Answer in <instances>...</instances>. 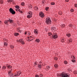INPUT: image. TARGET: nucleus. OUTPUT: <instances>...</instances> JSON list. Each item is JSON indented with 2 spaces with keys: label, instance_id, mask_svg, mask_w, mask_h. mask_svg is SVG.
Here are the masks:
<instances>
[{
  "label": "nucleus",
  "instance_id": "nucleus-1",
  "mask_svg": "<svg viewBox=\"0 0 77 77\" xmlns=\"http://www.w3.org/2000/svg\"><path fill=\"white\" fill-rule=\"evenodd\" d=\"M57 76H60L61 77H69V74H67L65 73H62L61 74H60L59 75H57Z\"/></svg>",
  "mask_w": 77,
  "mask_h": 77
},
{
  "label": "nucleus",
  "instance_id": "nucleus-2",
  "mask_svg": "<svg viewBox=\"0 0 77 77\" xmlns=\"http://www.w3.org/2000/svg\"><path fill=\"white\" fill-rule=\"evenodd\" d=\"M45 22L46 24H51V20H50V18H49V17L46 18Z\"/></svg>",
  "mask_w": 77,
  "mask_h": 77
},
{
  "label": "nucleus",
  "instance_id": "nucleus-3",
  "mask_svg": "<svg viewBox=\"0 0 77 77\" xmlns=\"http://www.w3.org/2000/svg\"><path fill=\"white\" fill-rule=\"evenodd\" d=\"M10 12L13 14L14 15V14H15V11H14V10L12 8H11L9 9Z\"/></svg>",
  "mask_w": 77,
  "mask_h": 77
},
{
  "label": "nucleus",
  "instance_id": "nucleus-4",
  "mask_svg": "<svg viewBox=\"0 0 77 77\" xmlns=\"http://www.w3.org/2000/svg\"><path fill=\"white\" fill-rule=\"evenodd\" d=\"M52 36L54 39H56V38H58V36H57V33H54Z\"/></svg>",
  "mask_w": 77,
  "mask_h": 77
},
{
  "label": "nucleus",
  "instance_id": "nucleus-5",
  "mask_svg": "<svg viewBox=\"0 0 77 77\" xmlns=\"http://www.w3.org/2000/svg\"><path fill=\"white\" fill-rule=\"evenodd\" d=\"M39 15L41 17H42V18H43V17H44V14L42 12H41L39 13Z\"/></svg>",
  "mask_w": 77,
  "mask_h": 77
},
{
  "label": "nucleus",
  "instance_id": "nucleus-6",
  "mask_svg": "<svg viewBox=\"0 0 77 77\" xmlns=\"http://www.w3.org/2000/svg\"><path fill=\"white\" fill-rule=\"evenodd\" d=\"M19 42L22 44H24V40L23 39H20L19 40Z\"/></svg>",
  "mask_w": 77,
  "mask_h": 77
},
{
  "label": "nucleus",
  "instance_id": "nucleus-7",
  "mask_svg": "<svg viewBox=\"0 0 77 77\" xmlns=\"http://www.w3.org/2000/svg\"><path fill=\"white\" fill-rule=\"evenodd\" d=\"M34 32L35 34H36V35H38V29H36L34 30Z\"/></svg>",
  "mask_w": 77,
  "mask_h": 77
},
{
  "label": "nucleus",
  "instance_id": "nucleus-8",
  "mask_svg": "<svg viewBox=\"0 0 77 77\" xmlns=\"http://www.w3.org/2000/svg\"><path fill=\"white\" fill-rule=\"evenodd\" d=\"M8 22L9 23H11L14 22V20L11 19H9V20H8Z\"/></svg>",
  "mask_w": 77,
  "mask_h": 77
},
{
  "label": "nucleus",
  "instance_id": "nucleus-9",
  "mask_svg": "<svg viewBox=\"0 0 77 77\" xmlns=\"http://www.w3.org/2000/svg\"><path fill=\"white\" fill-rule=\"evenodd\" d=\"M42 63V62H40L39 64H38V68H41V66H42V65H41V63Z\"/></svg>",
  "mask_w": 77,
  "mask_h": 77
},
{
  "label": "nucleus",
  "instance_id": "nucleus-10",
  "mask_svg": "<svg viewBox=\"0 0 77 77\" xmlns=\"http://www.w3.org/2000/svg\"><path fill=\"white\" fill-rule=\"evenodd\" d=\"M27 17L28 18H32V15H30V14H29Z\"/></svg>",
  "mask_w": 77,
  "mask_h": 77
},
{
  "label": "nucleus",
  "instance_id": "nucleus-11",
  "mask_svg": "<svg viewBox=\"0 0 77 77\" xmlns=\"http://www.w3.org/2000/svg\"><path fill=\"white\" fill-rule=\"evenodd\" d=\"M7 67L9 69H11V68H12V66H7Z\"/></svg>",
  "mask_w": 77,
  "mask_h": 77
},
{
  "label": "nucleus",
  "instance_id": "nucleus-12",
  "mask_svg": "<svg viewBox=\"0 0 77 77\" xmlns=\"http://www.w3.org/2000/svg\"><path fill=\"white\" fill-rule=\"evenodd\" d=\"M14 36H18V35H19V33H15L14 34Z\"/></svg>",
  "mask_w": 77,
  "mask_h": 77
},
{
  "label": "nucleus",
  "instance_id": "nucleus-13",
  "mask_svg": "<svg viewBox=\"0 0 77 77\" xmlns=\"http://www.w3.org/2000/svg\"><path fill=\"white\" fill-rule=\"evenodd\" d=\"M51 29L52 30H56V28L54 27H52L51 28Z\"/></svg>",
  "mask_w": 77,
  "mask_h": 77
},
{
  "label": "nucleus",
  "instance_id": "nucleus-14",
  "mask_svg": "<svg viewBox=\"0 0 77 77\" xmlns=\"http://www.w3.org/2000/svg\"><path fill=\"white\" fill-rule=\"evenodd\" d=\"M54 66L56 68H57L58 67V65L57 64H55L54 65Z\"/></svg>",
  "mask_w": 77,
  "mask_h": 77
},
{
  "label": "nucleus",
  "instance_id": "nucleus-15",
  "mask_svg": "<svg viewBox=\"0 0 77 77\" xmlns=\"http://www.w3.org/2000/svg\"><path fill=\"white\" fill-rule=\"evenodd\" d=\"M34 9H35V10H36V11H38V8L37 7H34Z\"/></svg>",
  "mask_w": 77,
  "mask_h": 77
},
{
  "label": "nucleus",
  "instance_id": "nucleus-16",
  "mask_svg": "<svg viewBox=\"0 0 77 77\" xmlns=\"http://www.w3.org/2000/svg\"><path fill=\"white\" fill-rule=\"evenodd\" d=\"M29 15H32V12L31 11H29Z\"/></svg>",
  "mask_w": 77,
  "mask_h": 77
},
{
  "label": "nucleus",
  "instance_id": "nucleus-17",
  "mask_svg": "<svg viewBox=\"0 0 77 77\" xmlns=\"http://www.w3.org/2000/svg\"><path fill=\"white\" fill-rule=\"evenodd\" d=\"M5 24H8V23H9L8 22V20H5Z\"/></svg>",
  "mask_w": 77,
  "mask_h": 77
},
{
  "label": "nucleus",
  "instance_id": "nucleus-18",
  "mask_svg": "<svg viewBox=\"0 0 77 77\" xmlns=\"http://www.w3.org/2000/svg\"><path fill=\"white\" fill-rule=\"evenodd\" d=\"M21 5L22 6H24L25 3L24 2H22L21 3Z\"/></svg>",
  "mask_w": 77,
  "mask_h": 77
},
{
  "label": "nucleus",
  "instance_id": "nucleus-19",
  "mask_svg": "<svg viewBox=\"0 0 77 77\" xmlns=\"http://www.w3.org/2000/svg\"><path fill=\"white\" fill-rule=\"evenodd\" d=\"M10 47L11 48H14V46L12 45H10Z\"/></svg>",
  "mask_w": 77,
  "mask_h": 77
},
{
  "label": "nucleus",
  "instance_id": "nucleus-20",
  "mask_svg": "<svg viewBox=\"0 0 77 77\" xmlns=\"http://www.w3.org/2000/svg\"><path fill=\"white\" fill-rule=\"evenodd\" d=\"M28 7L29 8H32V5H29Z\"/></svg>",
  "mask_w": 77,
  "mask_h": 77
},
{
  "label": "nucleus",
  "instance_id": "nucleus-21",
  "mask_svg": "<svg viewBox=\"0 0 77 77\" xmlns=\"http://www.w3.org/2000/svg\"><path fill=\"white\" fill-rule=\"evenodd\" d=\"M6 66H3V67H2L3 69H6Z\"/></svg>",
  "mask_w": 77,
  "mask_h": 77
},
{
  "label": "nucleus",
  "instance_id": "nucleus-22",
  "mask_svg": "<svg viewBox=\"0 0 77 77\" xmlns=\"http://www.w3.org/2000/svg\"><path fill=\"white\" fill-rule=\"evenodd\" d=\"M52 35V33L51 32H49L48 33V35H49V36H51V35Z\"/></svg>",
  "mask_w": 77,
  "mask_h": 77
},
{
  "label": "nucleus",
  "instance_id": "nucleus-23",
  "mask_svg": "<svg viewBox=\"0 0 77 77\" xmlns=\"http://www.w3.org/2000/svg\"><path fill=\"white\" fill-rule=\"evenodd\" d=\"M50 68V66H47V67L46 68V69H48H48H49Z\"/></svg>",
  "mask_w": 77,
  "mask_h": 77
},
{
  "label": "nucleus",
  "instance_id": "nucleus-24",
  "mask_svg": "<svg viewBox=\"0 0 77 77\" xmlns=\"http://www.w3.org/2000/svg\"><path fill=\"white\" fill-rule=\"evenodd\" d=\"M40 41V40L39 39H37L36 40V42H38V43Z\"/></svg>",
  "mask_w": 77,
  "mask_h": 77
},
{
  "label": "nucleus",
  "instance_id": "nucleus-25",
  "mask_svg": "<svg viewBox=\"0 0 77 77\" xmlns=\"http://www.w3.org/2000/svg\"><path fill=\"white\" fill-rule=\"evenodd\" d=\"M64 63L65 64H67L68 63V62L66 60L64 61Z\"/></svg>",
  "mask_w": 77,
  "mask_h": 77
},
{
  "label": "nucleus",
  "instance_id": "nucleus-26",
  "mask_svg": "<svg viewBox=\"0 0 77 77\" xmlns=\"http://www.w3.org/2000/svg\"><path fill=\"white\" fill-rule=\"evenodd\" d=\"M16 8H17V9H19L20 8V7L16 5L15 6Z\"/></svg>",
  "mask_w": 77,
  "mask_h": 77
},
{
  "label": "nucleus",
  "instance_id": "nucleus-27",
  "mask_svg": "<svg viewBox=\"0 0 77 77\" xmlns=\"http://www.w3.org/2000/svg\"><path fill=\"white\" fill-rule=\"evenodd\" d=\"M15 10L16 11H20V9L19 8H17L15 9Z\"/></svg>",
  "mask_w": 77,
  "mask_h": 77
},
{
  "label": "nucleus",
  "instance_id": "nucleus-28",
  "mask_svg": "<svg viewBox=\"0 0 77 77\" xmlns=\"http://www.w3.org/2000/svg\"><path fill=\"white\" fill-rule=\"evenodd\" d=\"M7 1L8 3H9V2H12V0H8Z\"/></svg>",
  "mask_w": 77,
  "mask_h": 77
},
{
  "label": "nucleus",
  "instance_id": "nucleus-29",
  "mask_svg": "<svg viewBox=\"0 0 77 77\" xmlns=\"http://www.w3.org/2000/svg\"><path fill=\"white\" fill-rule=\"evenodd\" d=\"M11 70L8 71V74L9 75H10V74H11Z\"/></svg>",
  "mask_w": 77,
  "mask_h": 77
},
{
  "label": "nucleus",
  "instance_id": "nucleus-30",
  "mask_svg": "<svg viewBox=\"0 0 77 77\" xmlns=\"http://www.w3.org/2000/svg\"><path fill=\"white\" fill-rule=\"evenodd\" d=\"M0 2L1 4H3V0H1L0 1Z\"/></svg>",
  "mask_w": 77,
  "mask_h": 77
},
{
  "label": "nucleus",
  "instance_id": "nucleus-31",
  "mask_svg": "<svg viewBox=\"0 0 77 77\" xmlns=\"http://www.w3.org/2000/svg\"><path fill=\"white\" fill-rule=\"evenodd\" d=\"M4 45H6V46H7V45H8V43L5 42L4 43Z\"/></svg>",
  "mask_w": 77,
  "mask_h": 77
},
{
  "label": "nucleus",
  "instance_id": "nucleus-32",
  "mask_svg": "<svg viewBox=\"0 0 77 77\" xmlns=\"http://www.w3.org/2000/svg\"><path fill=\"white\" fill-rule=\"evenodd\" d=\"M66 36H68L69 37V36H71V35L69 34H67L66 35Z\"/></svg>",
  "mask_w": 77,
  "mask_h": 77
},
{
  "label": "nucleus",
  "instance_id": "nucleus-33",
  "mask_svg": "<svg viewBox=\"0 0 77 77\" xmlns=\"http://www.w3.org/2000/svg\"><path fill=\"white\" fill-rule=\"evenodd\" d=\"M49 8L48 7H47L46 8L45 10L46 11H47L48 9Z\"/></svg>",
  "mask_w": 77,
  "mask_h": 77
},
{
  "label": "nucleus",
  "instance_id": "nucleus-34",
  "mask_svg": "<svg viewBox=\"0 0 77 77\" xmlns=\"http://www.w3.org/2000/svg\"><path fill=\"white\" fill-rule=\"evenodd\" d=\"M39 77H43V75H42V74H40L39 75Z\"/></svg>",
  "mask_w": 77,
  "mask_h": 77
},
{
  "label": "nucleus",
  "instance_id": "nucleus-35",
  "mask_svg": "<svg viewBox=\"0 0 77 77\" xmlns=\"http://www.w3.org/2000/svg\"><path fill=\"white\" fill-rule=\"evenodd\" d=\"M55 4V3H54V2H52L51 3V5H54Z\"/></svg>",
  "mask_w": 77,
  "mask_h": 77
},
{
  "label": "nucleus",
  "instance_id": "nucleus-36",
  "mask_svg": "<svg viewBox=\"0 0 77 77\" xmlns=\"http://www.w3.org/2000/svg\"><path fill=\"white\" fill-rule=\"evenodd\" d=\"M17 74H19V75H20V74H21V73L20 72H17Z\"/></svg>",
  "mask_w": 77,
  "mask_h": 77
},
{
  "label": "nucleus",
  "instance_id": "nucleus-37",
  "mask_svg": "<svg viewBox=\"0 0 77 77\" xmlns=\"http://www.w3.org/2000/svg\"><path fill=\"white\" fill-rule=\"evenodd\" d=\"M70 11L72 12H74V10L73 9H72L70 10Z\"/></svg>",
  "mask_w": 77,
  "mask_h": 77
},
{
  "label": "nucleus",
  "instance_id": "nucleus-38",
  "mask_svg": "<svg viewBox=\"0 0 77 77\" xmlns=\"http://www.w3.org/2000/svg\"><path fill=\"white\" fill-rule=\"evenodd\" d=\"M61 27H65V24H63L61 25Z\"/></svg>",
  "mask_w": 77,
  "mask_h": 77
},
{
  "label": "nucleus",
  "instance_id": "nucleus-39",
  "mask_svg": "<svg viewBox=\"0 0 77 77\" xmlns=\"http://www.w3.org/2000/svg\"><path fill=\"white\" fill-rule=\"evenodd\" d=\"M10 76H12V77H13V74L12 73H11L10 74Z\"/></svg>",
  "mask_w": 77,
  "mask_h": 77
},
{
  "label": "nucleus",
  "instance_id": "nucleus-40",
  "mask_svg": "<svg viewBox=\"0 0 77 77\" xmlns=\"http://www.w3.org/2000/svg\"><path fill=\"white\" fill-rule=\"evenodd\" d=\"M72 62H73V63L75 62V60H72Z\"/></svg>",
  "mask_w": 77,
  "mask_h": 77
},
{
  "label": "nucleus",
  "instance_id": "nucleus-41",
  "mask_svg": "<svg viewBox=\"0 0 77 77\" xmlns=\"http://www.w3.org/2000/svg\"><path fill=\"white\" fill-rule=\"evenodd\" d=\"M42 3H45V1H43Z\"/></svg>",
  "mask_w": 77,
  "mask_h": 77
},
{
  "label": "nucleus",
  "instance_id": "nucleus-42",
  "mask_svg": "<svg viewBox=\"0 0 77 77\" xmlns=\"http://www.w3.org/2000/svg\"><path fill=\"white\" fill-rule=\"evenodd\" d=\"M36 77H39V75H35Z\"/></svg>",
  "mask_w": 77,
  "mask_h": 77
},
{
  "label": "nucleus",
  "instance_id": "nucleus-43",
  "mask_svg": "<svg viewBox=\"0 0 77 77\" xmlns=\"http://www.w3.org/2000/svg\"><path fill=\"white\" fill-rule=\"evenodd\" d=\"M65 2H69V0H65Z\"/></svg>",
  "mask_w": 77,
  "mask_h": 77
},
{
  "label": "nucleus",
  "instance_id": "nucleus-44",
  "mask_svg": "<svg viewBox=\"0 0 77 77\" xmlns=\"http://www.w3.org/2000/svg\"><path fill=\"white\" fill-rule=\"evenodd\" d=\"M75 7L76 8L77 7V4H75Z\"/></svg>",
  "mask_w": 77,
  "mask_h": 77
},
{
  "label": "nucleus",
  "instance_id": "nucleus-45",
  "mask_svg": "<svg viewBox=\"0 0 77 77\" xmlns=\"http://www.w3.org/2000/svg\"><path fill=\"white\" fill-rule=\"evenodd\" d=\"M19 12H20V13H22V11H21V10H20V11H19Z\"/></svg>",
  "mask_w": 77,
  "mask_h": 77
},
{
  "label": "nucleus",
  "instance_id": "nucleus-46",
  "mask_svg": "<svg viewBox=\"0 0 77 77\" xmlns=\"http://www.w3.org/2000/svg\"><path fill=\"white\" fill-rule=\"evenodd\" d=\"M20 75V74H17V75H14V76H17V75Z\"/></svg>",
  "mask_w": 77,
  "mask_h": 77
},
{
  "label": "nucleus",
  "instance_id": "nucleus-47",
  "mask_svg": "<svg viewBox=\"0 0 77 77\" xmlns=\"http://www.w3.org/2000/svg\"><path fill=\"white\" fill-rule=\"evenodd\" d=\"M54 60H57V58H56L55 59H54Z\"/></svg>",
  "mask_w": 77,
  "mask_h": 77
},
{
  "label": "nucleus",
  "instance_id": "nucleus-48",
  "mask_svg": "<svg viewBox=\"0 0 77 77\" xmlns=\"http://www.w3.org/2000/svg\"><path fill=\"white\" fill-rule=\"evenodd\" d=\"M17 42H20V40H17Z\"/></svg>",
  "mask_w": 77,
  "mask_h": 77
},
{
  "label": "nucleus",
  "instance_id": "nucleus-49",
  "mask_svg": "<svg viewBox=\"0 0 77 77\" xmlns=\"http://www.w3.org/2000/svg\"><path fill=\"white\" fill-rule=\"evenodd\" d=\"M73 59H75V56H73Z\"/></svg>",
  "mask_w": 77,
  "mask_h": 77
},
{
  "label": "nucleus",
  "instance_id": "nucleus-50",
  "mask_svg": "<svg viewBox=\"0 0 77 77\" xmlns=\"http://www.w3.org/2000/svg\"><path fill=\"white\" fill-rule=\"evenodd\" d=\"M35 65H37V63H36V62H35L34 63Z\"/></svg>",
  "mask_w": 77,
  "mask_h": 77
},
{
  "label": "nucleus",
  "instance_id": "nucleus-51",
  "mask_svg": "<svg viewBox=\"0 0 77 77\" xmlns=\"http://www.w3.org/2000/svg\"><path fill=\"white\" fill-rule=\"evenodd\" d=\"M69 26L70 27H72V25L71 24V25H70Z\"/></svg>",
  "mask_w": 77,
  "mask_h": 77
},
{
  "label": "nucleus",
  "instance_id": "nucleus-52",
  "mask_svg": "<svg viewBox=\"0 0 77 77\" xmlns=\"http://www.w3.org/2000/svg\"><path fill=\"white\" fill-rule=\"evenodd\" d=\"M28 35H30V33H28Z\"/></svg>",
  "mask_w": 77,
  "mask_h": 77
},
{
  "label": "nucleus",
  "instance_id": "nucleus-53",
  "mask_svg": "<svg viewBox=\"0 0 77 77\" xmlns=\"http://www.w3.org/2000/svg\"><path fill=\"white\" fill-rule=\"evenodd\" d=\"M1 23H2V22L1 21H0V24H1Z\"/></svg>",
  "mask_w": 77,
  "mask_h": 77
},
{
  "label": "nucleus",
  "instance_id": "nucleus-54",
  "mask_svg": "<svg viewBox=\"0 0 77 77\" xmlns=\"http://www.w3.org/2000/svg\"><path fill=\"white\" fill-rule=\"evenodd\" d=\"M26 34H27V32H25V34L26 35Z\"/></svg>",
  "mask_w": 77,
  "mask_h": 77
},
{
  "label": "nucleus",
  "instance_id": "nucleus-55",
  "mask_svg": "<svg viewBox=\"0 0 77 77\" xmlns=\"http://www.w3.org/2000/svg\"><path fill=\"white\" fill-rule=\"evenodd\" d=\"M69 42H71V41L69 40Z\"/></svg>",
  "mask_w": 77,
  "mask_h": 77
},
{
  "label": "nucleus",
  "instance_id": "nucleus-56",
  "mask_svg": "<svg viewBox=\"0 0 77 77\" xmlns=\"http://www.w3.org/2000/svg\"><path fill=\"white\" fill-rule=\"evenodd\" d=\"M0 68H1V66H0Z\"/></svg>",
  "mask_w": 77,
  "mask_h": 77
},
{
  "label": "nucleus",
  "instance_id": "nucleus-57",
  "mask_svg": "<svg viewBox=\"0 0 77 77\" xmlns=\"http://www.w3.org/2000/svg\"><path fill=\"white\" fill-rule=\"evenodd\" d=\"M63 41H64V39H63Z\"/></svg>",
  "mask_w": 77,
  "mask_h": 77
},
{
  "label": "nucleus",
  "instance_id": "nucleus-58",
  "mask_svg": "<svg viewBox=\"0 0 77 77\" xmlns=\"http://www.w3.org/2000/svg\"><path fill=\"white\" fill-rule=\"evenodd\" d=\"M60 15H61V14H60Z\"/></svg>",
  "mask_w": 77,
  "mask_h": 77
}]
</instances>
